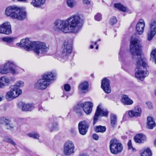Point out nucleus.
Wrapping results in <instances>:
<instances>
[{
	"label": "nucleus",
	"instance_id": "1",
	"mask_svg": "<svg viewBox=\"0 0 156 156\" xmlns=\"http://www.w3.org/2000/svg\"><path fill=\"white\" fill-rule=\"evenodd\" d=\"M136 34L133 35L130 43V51L134 60H136L135 64L136 69L137 70L135 73V76L139 80L143 81L149 75L147 69V62L145 58L141 57L142 46L140 41L136 37Z\"/></svg>",
	"mask_w": 156,
	"mask_h": 156
},
{
	"label": "nucleus",
	"instance_id": "2",
	"mask_svg": "<svg viewBox=\"0 0 156 156\" xmlns=\"http://www.w3.org/2000/svg\"><path fill=\"white\" fill-rule=\"evenodd\" d=\"M16 45L24 48V49L27 51H29L33 49L36 53L41 56L45 55L49 49L45 43L36 41L32 42L28 38L22 39L20 43H17Z\"/></svg>",
	"mask_w": 156,
	"mask_h": 156
},
{
	"label": "nucleus",
	"instance_id": "3",
	"mask_svg": "<svg viewBox=\"0 0 156 156\" xmlns=\"http://www.w3.org/2000/svg\"><path fill=\"white\" fill-rule=\"evenodd\" d=\"M56 74L55 73L49 72L44 75L41 79L38 80L34 85V87L38 89H45L49 85L51 81L55 80Z\"/></svg>",
	"mask_w": 156,
	"mask_h": 156
},
{
	"label": "nucleus",
	"instance_id": "4",
	"mask_svg": "<svg viewBox=\"0 0 156 156\" xmlns=\"http://www.w3.org/2000/svg\"><path fill=\"white\" fill-rule=\"evenodd\" d=\"M70 32L77 33L80 30L83 23V19L79 15L71 16L67 19Z\"/></svg>",
	"mask_w": 156,
	"mask_h": 156
},
{
	"label": "nucleus",
	"instance_id": "5",
	"mask_svg": "<svg viewBox=\"0 0 156 156\" xmlns=\"http://www.w3.org/2000/svg\"><path fill=\"white\" fill-rule=\"evenodd\" d=\"M5 14L7 16H10L12 18L23 20L26 17V12L17 7L9 6L5 10Z\"/></svg>",
	"mask_w": 156,
	"mask_h": 156
},
{
	"label": "nucleus",
	"instance_id": "6",
	"mask_svg": "<svg viewBox=\"0 0 156 156\" xmlns=\"http://www.w3.org/2000/svg\"><path fill=\"white\" fill-rule=\"evenodd\" d=\"M64 48L62 52L58 56V59L62 62H64L69 58L70 55L72 51V45L69 44L68 42L65 41L63 44Z\"/></svg>",
	"mask_w": 156,
	"mask_h": 156
},
{
	"label": "nucleus",
	"instance_id": "7",
	"mask_svg": "<svg viewBox=\"0 0 156 156\" xmlns=\"http://www.w3.org/2000/svg\"><path fill=\"white\" fill-rule=\"evenodd\" d=\"M109 148L112 154H116L122 152L123 147L121 143H119L116 139L113 138L110 141Z\"/></svg>",
	"mask_w": 156,
	"mask_h": 156
},
{
	"label": "nucleus",
	"instance_id": "8",
	"mask_svg": "<svg viewBox=\"0 0 156 156\" xmlns=\"http://www.w3.org/2000/svg\"><path fill=\"white\" fill-rule=\"evenodd\" d=\"M67 20H57L54 23L57 29L65 33L67 32L69 30V26Z\"/></svg>",
	"mask_w": 156,
	"mask_h": 156
},
{
	"label": "nucleus",
	"instance_id": "9",
	"mask_svg": "<svg viewBox=\"0 0 156 156\" xmlns=\"http://www.w3.org/2000/svg\"><path fill=\"white\" fill-rule=\"evenodd\" d=\"M98 105L97 107L94 117L93 118V125H94L98 122L99 117L104 116L107 117L108 115V112L107 110H103Z\"/></svg>",
	"mask_w": 156,
	"mask_h": 156
},
{
	"label": "nucleus",
	"instance_id": "10",
	"mask_svg": "<svg viewBox=\"0 0 156 156\" xmlns=\"http://www.w3.org/2000/svg\"><path fill=\"white\" fill-rule=\"evenodd\" d=\"M156 34V21H151L149 23V28L147 33V40L150 41L152 39Z\"/></svg>",
	"mask_w": 156,
	"mask_h": 156
},
{
	"label": "nucleus",
	"instance_id": "11",
	"mask_svg": "<svg viewBox=\"0 0 156 156\" xmlns=\"http://www.w3.org/2000/svg\"><path fill=\"white\" fill-rule=\"evenodd\" d=\"M64 153L66 155H69L74 152L75 147L71 141H67L64 144Z\"/></svg>",
	"mask_w": 156,
	"mask_h": 156
},
{
	"label": "nucleus",
	"instance_id": "12",
	"mask_svg": "<svg viewBox=\"0 0 156 156\" xmlns=\"http://www.w3.org/2000/svg\"><path fill=\"white\" fill-rule=\"evenodd\" d=\"M89 126V123L86 121L80 122L79 123L78 126L80 133L82 135H85L88 131Z\"/></svg>",
	"mask_w": 156,
	"mask_h": 156
},
{
	"label": "nucleus",
	"instance_id": "13",
	"mask_svg": "<svg viewBox=\"0 0 156 156\" xmlns=\"http://www.w3.org/2000/svg\"><path fill=\"white\" fill-rule=\"evenodd\" d=\"M12 33L9 22H6L0 25V33L9 35Z\"/></svg>",
	"mask_w": 156,
	"mask_h": 156
},
{
	"label": "nucleus",
	"instance_id": "14",
	"mask_svg": "<svg viewBox=\"0 0 156 156\" xmlns=\"http://www.w3.org/2000/svg\"><path fill=\"white\" fill-rule=\"evenodd\" d=\"M110 84V80L106 78H105L102 80L101 87L107 94H109L111 92Z\"/></svg>",
	"mask_w": 156,
	"mask_h": 156
},
{
	"label": "nucleus",
	"instance_id": "15",
	"mask_svg": "<svg viewBox=\"0 0 156 156\" xmlns=\"http://www.w3.org/2000/svg\"><path fill=\"white\" fill-rule=\"evenodd\" d=\"M145 25L144 20L142 19H140L136 27V31L138 35H141L143 33Z\"/></svg>",
	"mask_w": 156,
	"mask_h": 156
},
{
	"label": "nucleus",
	"instance_id": "16",
	"mask_svg": "<svg viewBox=\"0 0 156 156\" xmlns=\"http://www.w3.org/2000/svg\"><path fill=\"white\" fill-rule=\"evenodd\" d=\"M142 110L139 106H136L133 110L129 112V115L131 117H137L141 116Z\"/></svg>",
	"mask_w": 156,
	"mask_h": 156
},
{
	"label": "nucleus",
	"instance_id": "17",
	"mask_svg": "<svg viewBox=\"0 0 156 156\" xmlns=\"http://www.w3.org/2000/svg\"><path fill=\"white\" fill-rule=\"evenodd\" d=\"M83 110L87 115L90 114L92 112L93 104L90 101L85 102L82 103Z\"/></svg>",
	"mask_w": 156,
	"mask_h": 156
},
{
	"label": "nucleus",
	"instance_id": "18",
	"mask_svg": "<svg viewBox=\"0 0 156 156\" xmlns=\"http://www.w3.org/2000/svg\"><path fill=\"white\" fill-rule=\"evenodd\" d=\"M10 83L9 79L5 77L0 78V88L3 89L8 86Z\"/></svg>",
	"mask_w": 156,
	"mask_h": 156
},
{
	"label": "nucleus",
	"instance_id": "19",
	"mask_svg": "<svg viewBox=\"0 0 156 156\" xmlns=\"http://www.w3.org/2000/svg\"><path fill=\"white\" fill-rule=\"evenodd\" d=\"M11 62H9L0 67V73L2 74H6L9 73V68L10 65H12Z\"/></svg>",
	"mask_w": 156,
	"mask_h": 156
},
{
	"label": "nucleus",
	"instance_id": "20",
	"mask_svg": "<svg viewBox=\"0 0 156 156\" xmlns=\"http://www.w3.org/2000/svg\"><path fill=\"white\" fill-rule=\"evenodd\" d=\"M135 141L139 144L143 143L146 140V136L142 133L137 134L134 138Z\"/></svg>",
	"mask_w": 156,
	"mask_h": 156
},
{
	"label": "nucleus",
	"instance_id": "21",
	"mask_svg": "<svg viewBox=\"0 0 156 156\" xmlns=\"http://www.w3.org/2000/svg\"><path fill=\"white\" fill-rule=\"evenodd\" d=\"M121 101L124 105H130L133 103V101L126 94L122 95Z\"/></svg>",
	"mask_w": 156,
	"mask_h": 156
},
{
	"label": "nucleus",
	"instance_id": "22",
	"mask_svg": "<svg viewBox=\"0 0 156 156\" xmlns=\"http://www.w3.org/2000/svg\"><path fill=\"white\" fill-rule=\"evenodd\" d=\"M83 105L82 103H79L75 105L73 108L74 111L78 114L79 116L83 115Z\"/></svg>",
	"mask_w": 156,
	"mask_h": 156
},
{
	"label": "nucleus",
	"instance_id": "23",
	"mask_svg": "<svg viewBox=\"0 0 156 156\" xmlns=\"http://www.w3.org/2000/svg\"><path fill=\"white\" fill-rule=\"evenodd\" d=\"M155 126V122L153 118L150 116L148 117L147 118V128L149 129H152Z\"/></svg>",
	"mask_w": 156,
	"mask_h": 156
},
{
	"label": "nucleus",
	"instance_id": "24",
	"mask_svg": "<svg viewBox=\"0 0 156 156\" xmlns=\"http://www.w3.org/2000/svg\"><path fill=\"white\" fill-rule=\"evenodd\" d=\"M45 2V0H32L30 3L34 7L40 8L43 5Z\"/></svg>",
	"mask_w": 156,
	"mask_h": 156
},
{
	"label": "nucleus",
	"instance_id": "25",
	"mask_svg": "<svg viewBox=\"0 0 156 156\" xmlns=\"http://www.w3.org/2000/svg\"><path fill=\"white\" fill-rule=\"evenodd\" d=\"M12 91L10 90L5 95V98L7 101H10L19 96V94H16V96H14V93Z\"/></svg>",
	"mask_w": 156,
	"mask_h": 156
},
{
	"label": "nucleus",
	"instance_id": "26",
	"mask_svg": "<svg viewBox=\"0 0 156 156\" xmlns=\"http://www.w3.org/2000/svg\"><path fill=\"white\" fill-rule=\"evenodd\" d=\"M117 116L113 114H111L110 115V123L111 126L114 127L117 125Z\"/></svg>",
	"mask_w": 156,
	"mask_h": 156
},
{
	"label": "nucleus",
	"instance_id": "27",
	"mask_svg": "<svg viewBox=\"0 0 156 156\" xmlns=\"http://www.w3.org/2000/svg\"><path fill=\"white\" fill-rule=\"evenodd\" d=\"M94 129L96 133H104L106 131V128L105 126L99 125L95 126Z\"/></svg>",
	"mask_w": 156,
	"mask_h": 156
},
{
	"label": "nucleus",
	"instance_id": "28",
	"mask_svg": "<svg viewBox=\"0 0 156 156\" xmlns=\"http://www.w3.org/2000/svg\"><path fill=\"white\" fill-rule=\"evenodd\" d=\"M34 108V106L32 104H23L22 106V110L25 111H31Z\"/></svg>",
	"mask_w": 156,
	"mask_h": 156
},
{
	"label": "nucleus",
	"instance_id": "29",
	"mask_svg": "<svg viewBox=\"0 0 156 156\" xmlns=\"http://www.w3.org/2000/svg\"><path fill=\"white\" fill-rule=\"evenodd\" d=\"M89 87L88 83L87 82L84 81L81 83L79 86V88L81 90H87Z\"/></svg>",
	"mask_w": 156,
	"mask_h": 156
},
{
	"label": "nucleus",
	"instance_id": "30",
	"mask_svg": "<svg viewBox=\"0 0 156 156\" xmlns=\"http://www.w3.org/2000/svg\"><path fill=\"white\" fill-rule=\"evenodd\" d=\"M151 57L150 58V61L153 62H154V63L156 64V48L153 49L150 54Z\"/></svg>",
	"mask_w": 156,
	"mask_h": 156
},
{
	"label": "nucleus",
	"instance_id": "31",
	"mask_svg": "<svg viewBox=\"0 0 156 156\" xmlns=\"http://www.w3.org/2000/svg\"><path fill=\"white\" fill-rule=\"evenodd\" d=\"M10 91H12V92L14 93V96H16V94H19V96L20 94L22 92V90L19 89H17L12 86L10 87Z\"/></svg>",
	"mask_w": 156,
	"mask_h": 156
},
{
	"label": "nucleus",
	"instance_id": "32",
	"mask_svg": "<svg viewBox=\"0 0 156 156\" xmlns=\"http://www.w3.org/2000/svg\"><path fill=\"white\" fill-rule=\"evenodd\" d=\"M114 7L119 10L124 12L126 10V8L120 3L115 4Z\"/></svg>",
	"mask_w": 156,
	"mask_h": 156
},
{
	"label": "nucleus",
	"instance_id": "33",
	"mask_svg": "<svg viewBox=\"0 0 156 156\" xmlns=\"http://www.w3.org/2000/svg\"><path fill=\"white\" fill-rule=\"evenodd\" d=\"M12 63V65H10V66L9 68V73L10 72L12 73V74L14 75L16 73H18L17 72L16 69L15 68V66L13 64V63L12 62H11Z\"/></svg>",
	"mask_w": 156,
	"mask_h": 156
},
{
	"label": "nucleus",
	"instance_id": "34",
	"mask_svg": "<svg viewBox=\"0 0 156 156\" xmlns=\"http://www.w3.org/2000/svg\"><path fill=\"white\" fill-rule=\"evenodd\" d=\"M151 151L149 148H147L141 154V156H151Z\"/></svg>",
	"mask_w": 156,
	"mask_h": 156
},
{
	"label": "nucleus",
	"instance_id": "35",
	"mask_svg": "<svg viewBox=\"0 0 156 156\" xmlns=\"http://www.w3.org/2000/svg\"><path fill=\"white\" fill-rule=\"evenodd\" d=\"M15 39V38L14 37H5L3 38L2 40L8 43H10L13 42Z\"/></svg>",
	"mask_w": 156,
	"mask_h": 156
},
{
	"label": "nucleus",
	"instance_id": "36",
	"mask_svg": "<svg viewBox=\"0 0 156 156\" xmlns=\"http://www.w3.org/2000/svg\"><path fill=\"white\" fill-rule=\"evenodd\" d=\"M4 141L7 143L11 144L14 146L16 145L13 140L9 136L5 137L4 139Z\"/></svg>",
	"mask_w": 156,
	"mask_h": 156
},
{
	"label": "nucleus",
	"instance_id": "37",
	"mask_svg": "<svg viewBox=\"0 0 156 156\" xmlns=\"http://www.w3.org/2000/svg\"><path fill=\"white\" fill-rule=\"evenodd\" d=\"M24 85V84L23 82L20 81L17 82L14 86H12L14 87H15L16 88L19 89V88L23 87Z\"/></svg>",
	"mask_w": 156,
	"mask_h": 156
},
{
	"label": "nucleus",
	"instance_id": "38",
	"mask_svg": "<svg viewBox=\"0 0 156 156\" xmlns=\"http://www.w3.org/2000/svg\"><path fill=\"white\" fill-rule=\"evenodd\" d=\"M28 135L30 137H33L35 139H38L39 137V135L35 132L29 133Z\"/></svg>",
	"mask_w": 156,
	"mask_h": 156
},
{
	"label": "nucleus",
	"instance_id": "39",
	"mask_svg": "<svg viewBox=\"0 0 156 156\" xmlns=\"http://www.w3.org/2000/svg\"><path fill=\"white\" fill-rule=\"evenodd\" d=\"M117 20L115 16H112L109 20V24L111 26L115 24L117 22Z\"/></svg>",
	"mask_w": 156,
	"mask_h": 156
},
{
	"label": "nucleus",
	"instance_id": "40",
	"mask_svg": "<svg viewBox=\"0 0 156 156\" xmlns=\"http://www.w3.org/2000/svg\"><path fill=\"white\" fill-rule=\"evenodd\" d=\"M75 0H67V4L68 6L71 8H73L75 4Z\"/></svg>",
	"mask_w": 156,
	"mask_h": 156
},
{
	"label": "nucleus",
	"instance_id": "41",
	"mask_svg": "<svg viewBox=\"0 0 156 156\" xmlns=\"http://www.w3.org/2000/svg\"><path fill=\"white\" fill-rule=\"evenodd\" d=\"M10 121L8 119H7L5 117H3L0 118V124H6V122H10Z\"/></svg>",
	"mask_w": 156,
	"mask_h": 156
},
{
	"label": "nucleus",
	"instance_id": "42",
	"mask_svg": "<svg viewBox=\"0 0 156 156\" xmlns=\"http://www.w3.org/2000/svg\"><path fill=\"white\" fill-rule=\"evenodd\" d=\"M95 19L97 21H100L102 19V15L101 13H98L94 16Z\"/></svg>",
	"mask_w": 156,
	"mask_h": 156
},
{
	"label": "nucleus",
	"instance_id": "43",
	"mask_svg": "<svg viewBox=\"0 0 156 156\" xmlns=\"http://www.w3.org/2000/svg\"><path fill=\"white\" fill-rule=\"evenodd\" d=\"M124 54V52L122 48H121L120 52L119 53V58L120 60H122V58L123 57V55Z\"/></svg>",
	"mask_w": 156,
	"mask_h": 156
},
{
	"label": "nucleus",
	"instance_id": "44",
	"mask_svg": "<svg viewBox=\"0 0 156 156\" xmlns=\"http://www.w3.org/2000/svg\"><path fill=\"white\" fill-rule=\"evenodd\" d=\"M58 129V124L56 123H55L53 124L51 128V131H53L54 130H56Z\"/></svg>",
	"mask_w": 156,
	"mask_h": 156
},
{
	"label": "nucleus",
	"instance_id": "45",
	"mask_svg": "<svg viewBox=\"0 0 156 156\" xmlns=\"http://www.w3.org/2000/svg\"><path fill=\"white\" fill-rule=\"evenodd\" d=\"M9 122H7L5 125L6 128L8 129H13L14 127L12 125L9 123Z\"/></svg>",
	"mask_w": 156,
	"mask_h": 156
},
{
	"label": "nucleus",
	"instance_id": "46",
	"mask_svg": "<svg viewBox=\"0 0 156 156\" xmlns=\"http://www.w3.org/2000/svg\"><path fill=\"white\" fill-rule=\"evenodd\" d=\"M64 89L66 91H69L71 89L70 86L68 84H66L64 85Z\"/></svg>",
	"mask_w": 156,
	"mask_h": 156
},
{
	"label": "nucleus",
	"instance_id": "47",
	"mask_svg": "<svg viewBox=\"0 0 156 156\" xmlns=\"http://www.w3.org/2000/svg\"><path fill=\"white\" fill-rule=\"evenodd\" d=\"M93 138L95 140H97L99 139V136L96 133H94L92 135Z\"/></svg>",
	"mask_w": 156,
	"mask_h": 156
},
{
	"label": "nucleus",
	"instance_id": "48",
	"mask_svg": "<svg viewBox=\"0 0 156 156\" xmlns=\"http://www.w3.org/2000/svg\"><path fill=\"white\" fill-rule=\"evenodd\" d=\"M146 104H147V106L150 109H152L153 106L151 102L150 101H148L146 103Z\"/></svg>",
	"mask_w": 156,
	"mask_h": 156
},
{
	"label": "nucleus",
	"instance_id": "49",
	"mask_svg": "<svg viewBox=\"0 0 156 156\" xmlns=\"http://www.w3.org/2000/svg\"><path fill=\"white\" fill-rule=\"evenodd\" d=\"M83 4L87 5L90 4V2L89 0H83Z\"/></svg>",
	"mask_w": 156,
	"mask_h": 156
},
{
	"label": "nucleus",
	"instance_id": "50",
	"mask_svg": "<svg viewBox=\"0 0 156 156\" xmlns=\"http://www.w3.org/2000/svg\"><path fill=\"white\" fill-rule=\"evenodd\" d=\"M128 145L129 147V149H130L133 148L132 145V143L131 140H129L128 143Z\"/></svg>",
	"mask_w": 156,
	"mask_h": 156
},
{
	"label": "nucleus",
	"instance_id": "51",
	"mask_svg": "<svg viewBox=\"0 0 156 156\" xmlns=\"http://www.w3.org/2000/svg\"><path fill=\"white\" fill-rule=\"evenodd\" d=\"M38 111L42 112L44 111H48V110L44 109V108H40L38 109Z\"/></svg>",
	"mask_w": 156,
	"mask_h": 156
},
{
	"label": "nucleus",
	"instance_id": "52",
	"mask_svg": "<svg viewBox=\"0 0 156 156\" xmlns=\"http://www.w3.org/2000/svg\"><path fill=\"white\" fill-rule=\"evenodd\" d=\"M79 156H89L87 154L83 153L80 154Z\"/></svg>",
	"mask_w": 156,
	"mask_h": 156
},
{
	"label": "nucleus",
	"instance_id": "53",
	"mask_svg": "<svg viewBox=\"0 0 156 156\" xmlns=\"http://www.w3.org/2000/svg\"><path fill=\"white\" fill-rule=\"evenodd\" d=\"M154 145L155 147H156V137L154 141Z\"/></svg>",
	"mask_w": 156,
	"mask_h": 156
},
{
	"label": "nucleus",
	"instance_id": "54",
	"mask_svg": "<svg viewBox=\"0 0 156 156\" xmlns=\"http://www.w3.org/2000/svg\"><path fill=\"white\" fill-rule=\"evenodd\" d=\"M71 94H67V95H66V99H67L68 97L70 95H71Z\"/></svg>",
	"mask_w": 156,
	"mask_h": 156
},
{
	"label": "nucleus",
	"instance_id": "55",
	"mask_svg": "<svg viewBox=\"0 0 156 156\" xmlns=\"http://www.w3.org/2000/svg\"><path fill=\"white\" fill-rule=\"evenodd\" d=\"M94 46L93 45H91L90 46V48L91 49H93L94 48Z\"/></svg>",
	"mask_w": 156,
	"mask_h": 156
},
{
	"label": "nucleus",
	"instance_id": "56",
	"mask_svg": "<svg viewBox=\"0 0 156 156\" xmlns=\"http://www.w3.org/2000/svg\"><path fill=\"white\" fill-rule=\"evenodd\" d=\"M18 1H21V2H25L26 1V0H17Z\"/></svg>",
	"mask_w": 156,
	"mask_h": 156
},
{
	"label": "nucleus",
	"instance_id": "57",
	"mask_svg": "<svg viewBox=\"0 0 156 156\" xmlns=\"http://www.w3.org/2000/svg\"><path fill=\"white\" fill-rule=\"evenodd\" d=\"M97 41H96L94 42V45H96L97 44Z\"/></svg>",
	"mask_w": 156,
	"mask_h": 156
},
{
	"label": "nucleus",
	"instance_id": "58",
	"mask_svg": "<svg viewBox=\"0 0 156 156\" xmlns=\"http://www.w3.org/2000/svg\"><path fill=\"white\" fill-rule=\"evenodd\" d=\"M98 46H97L96 48H95L96 49H98Z\"/></svg>",
	"mask_w": 156,
	"mask_h": 156
},
{
	"label": "nucleus",
	"instance_id": "59",
	"mask_svg": "<svg viewBox=\"0 0 156 156\" xmlns=\"http://www.w3.org/2000/svg\"><path fill=\"white\" fill-rule=\"evenodd\" d=\"M2 98H0V101H2Z\"/></svg>",
	"mask_w": 156,
	"mask_h": 156
},
{
	"label": "nucleus",
	"instance_id": "60",
	"mask_svg": "<svg viewBox=\"0 0 156 156\" xmlns=\"http://www.w3.org/2000/svg\"><path fill=\"white\" fill-rule=\"evenodd\" d=\"M98 41H101V39H99L98 40Z\"/></svg>",
	"mask_w": 156,
	"mask_h": 156
},
{
	"label": "nucleus",
	"instance_id": "61",
	"mask_svg": "<svg viewBox=\"0 0 156 156\" xmlns=\"http://www.w3.org/2000/svg\"><path fill=\"white\" fill-rule=\"evenodd\" d=\"M62 97H65V95H62Z\"/></svg>",
	"mask_w": 156,
	"mask_h": 156
},
{
	"label": "nucleus",
	"instance_id": "62",
	"mask_svg": "<svg viewBox=\"0 0 156 156\" xmlns=\"http://www.w3.org/2000/svg\"><path fill=\"white\" fill-rule=\"evenodd\" d=\"M136 112H139V111H137Z\"/></svg>",
	"mask_w": 156,
	"mask_h": 156
}]
</instances>
